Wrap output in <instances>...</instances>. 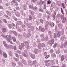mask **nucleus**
I'll use <instances>...</instances> for the list:
<instances>
[{"mask_svg":"<svg viewBox=\"0 0 67 67\" xmlns=\"http://www.w3.org/2000/svg\"><path fill=\"white\" fill-rule=\"evenodd\" d=\"M47 4H51V1L50 0L48 1L47 2Z\"/></svg>","mask_w":67,"mask_h":67,"instance_id":"62","label":"nucleus"},{"mask_svg":"<svg viewBox=\"0 0 67 67\" xmlns=\"http://www.w3.org/2000/svg\"><path fill=\"white\" fill-rule=\"evenodd\" d=\"M57 46V43H55L53 46V47H54V48H55V47H56Z\"/></svg>","mask_w":67,"mask_h":67,"instance_id":"41","label":"nucleus"},{"mask_svg":"<svg viewBox=\"0 0 67 67\" xmlns=\"http://www.w3.org/2000/svg\"><path fill=\"white\" fill-rule=\"evenodd\" d=\"M47 43L48 44H50V45H51L52 43L51 42V41L50 40L48 41V42Z\"/></svg>","mask_w":67,"mask_h":67,"instance_id":"55","label":"nucleus"},{"mask_svg":"<svg viewBox=\"0 0 67 67\" xmlns=\"http://www.w3.org/2000/svg\"><path fill=\"white\" fill-rule=\"evenodd\" d=\"M6 30H7V28L5 27L3 28L2 29V31L3 32H5V31H6Z\"/></svg>","mask_w":67,"mask_h":67,"instance_id":"24","label":"nucleus"},{"mask_svg":"<svg viewBox=\"0 0 67 67\" xmlns=\"http://www.w3.org/2000/svg\"><path fill=\"white\" fill-rule=\"evenodd\" d=\"M38 47L39 48H41L42 47V44H39L38 45Z\"/></svg>","mask_w":67,"mask_h":67,"instance_id":"26","label":"nucleus"},{"mask_svg":"<svg viewBox=\"0 0 67 67\" xmlns=\"http://www.w3.org/2000/svg\"><path fill=\"white\" fill-rule=\"evenodd\" d=\"M15 14L17 16H18L19 17V16H20V13L18 12L16 13H15Z\"/></svg>","mask_w":67,"mask_h":67,"instance_id":"27","label":"nucleus"},{"mask_svg":"<svg viewBox=\"0 0 67 67\" xmlns=\"http://www.w3.org/2000/svg\"><path fill=\"white\" fill-rule=\"evenodd\" d=\"M57 17L58 19H60V15L59 14H58L57 15Z\"/></svg>","mask_w":67,"mask_h":67,"instance_id":"47","label":"nucleus"},{"mask_svg":"<svg viewBox=\"0 0 67 67\" xmlns=\"http://www.w3.org/2000/svg\"><path fill=\"white\" fill-rule=\"evenodd\" d=\"M14 5H15L16 6L18 5V2H16L15 3H14Z\"/></svg>","mask_w":67,"mask_h":67,"instance_id":"44","label":"nucleus"},{"mask_svg":"<svg viewBox=\"0 0 67 67\" xmlns=\"http://www.w3.org/2000/svg\"><path fill=\"white\" fill-rule=\"evenodd\" d=\"M16 53H18L19 54H21V52L19 50H17L16 51Z\"/></svg>","mask_w":67,"mask_h":67,"instance_id":"45","label":"nucleus"},{"mask_svg":"<svg viewBox=\"0 0 67 67\" xmlns=\"http://www.w3.org/2000/svg\"><path fill=\"white\" fill-rule=\"evenodd\" d=\"M18 30L19 32H21L22 30V28L20 27H18Z\"/></svg>","mask_w":67,"mask_h":67,"instance_id":"21","label":"nucleus"},{"mask_svg":"<svg viewBox=\"0 0 67 67\" xmlns=\"http://www.w3.org/2000/svg\"><path fill=\"white\" fill-rule=\"evenodd\" d=\"M55 62H54V61L53 60H52L51 61V65H55Z\"/></svg>","mask_w":67,"mask_h":67,"instance_id":"16","label":"nucleus"},{"mask_svg":"<svg viewBox=\"0 0 67 67\" xmlns=\"http://www.w3.org/2000/svg\"><path fill=\"white\" fill-rule=\"evenodd\" d=\"M34 53L36 54H37L38 53V49H35L34 50Z\"/></svg>","mask_w":67,"mask_h":67,"instance_id":"10","label":"nucleus"},{"mask_svg":"<svg viewBox=\"0 0 67 67\" xmlns=\"http://www.w3.org/2000/svg\"><path fill=\"white\" fill-rule=\"evenodd\" d=\"M58 25L59 28L60 29H62V28L63 27V24H62V23H60L58 24Z\"/></svg>","mask_w":67,"mask_h":67,"instance_id":"7","label":"nucleus"},{"mask_svg":"<svg viewBox=\"0 0 67 67\" xmlns=\"http://www.w3.org/2000/svg\"><path fill=\"white\" fill-rule=\"evenodd\" d=\"M48 26L46 25L45 26V29L46 30H48Z\"/></svg>","mask_w":67,"mask_h":67,"instance_id":"53","label":"nucleus"},{"mask_svg":"<svg viewBox=\"0 0 67 67\" xmlns=\"http://www.w3.org/2000/svg\"><path fill=\"white\" fill-rule=\"evenodd\" d=\"M23 36L24 37H25V36H26V35L25 33L24 32L23 33Z\"/></svg>","mask_w":67,"mask_h":67,"instance_id":"64","label":"nucleus"},{"mask_svg":"<svg viewBox=\"0 0 67 67\" xmlns=\"http://www.w3.org/2000/svg\"><path fill=\"white\" fill-rule=\"evenodd\" d=\"M49 62H50V60H45L44 62L46 64H47V63H48Z\"/></svg>","mask_w":67,"mask_h":67,"instance_id":"50","label":"nucleus"},{"mask_svg":"<svg viewBox=\"0 0 67 67\" xmlns=\"http://www.w3.org/2000/svg\"><path fill=\"white\" fill-rule=\"evenodd\" d=\"M46 66H50V63H46Z\"/></svg>","mask_w":67,"mask_h":67,"instance_id":"57","label":"nucleus"},{"mask_svg":"<svg viewBox=\"0 0 67 67\" xmlns=\"http://www.w3.org/2000/svg\"><path fill=\"white\" fill-rule=\"evenodd\" d=\"M50 25L51 26H52V27H53L54 26V25H55V24L53 23H52L50 24Z\"/></svg>","mask_w":67,"mask_h":67,"instance_id":"38","label":"nucleus"},{"mask_svg":"<svg viewBox=\"0 0 67 67\" xmlns=\"http://www.w3.org/2000/svg\"><path fill=\"white\" fill-rule=\"evenodd\" d=\"M39 11L40 12H43V9L41 8H39Z\"/></svg>","mask_w":67,"mask_h":67,"instance_id":"39","label":"nucleus"},{"mask_svg":"<svg viewBox=\"0 0 67 67\" xmlns=\"http://www.w3.org/2000/svg\"><path fill=\"white\" fill-rule=\"evenodd\" d=\"M29 20H32V17L31 16V15H29Z\"/></svg>","mask_w":67,"mask_h":67,"instance_id":"35","label":"nucleus"},{"mask_svg":"<svg viewBox=\"0 0 67 67\" xmlns=\"http://www.w3.org/2000/svg\"><path fill=\"white\" fill-rule=\"evenodd\" d=\"M6 12L8 15H9L10 16L12 15V13H11L8 10H7L6 11Z\"/></svg>","mask_w":67,"mask_h":67,"instance_id":"11","label":"nucleus"},{"mask_svg":"<svg viewBox=\"0 0 67 67\" xmlns=\"http://www.w3.org/2000/svg\"><path fill=\"white\" fill-rule=\"evenodd\" d=\"M12 33L14 34V35H15V36H17V33L16 32V31H12Z\"/></svg>","mask_w":67,"mask_h":67,"instance_id":"30","label":"nucleus"},{"mask_svg":"<svg viewBox=\"0 0 67 67\" xmlns=\"http://www.w3.org/2000/svg\"><path fill=\"white\" fill-rule=\"evenodd\" d=\"M48 34L49 35H51H51H52V31H48Z\"/></svg>","mask_w":67,"mask_h":67,"instance_id":"54","label":"nucleus"},{"mask_svg":"<svg viewBox=\"0 0 67 67\" xmlns=\"http://www.w3.org/2000/svg\"><path fill=\"white\" fill-rule=\"evenodd\" d=\"M50 53L51 54H52L54 53V50H53V49H51L50 51Z\"/></svg>","mask_w":67,"mask_h":67,"instance_id":"46","label":"nucleus"},{"mask_svg":"<svg viewBox=\"0 0 67 67\" xmlns=\"http://www.w3.org/2000/svg\"><path fill=\"white\" fill-rule=\"evenodd\" d=\"M28 65L30 66H31L33 65V62L31 60L28 61Z\"/></svg>","mask_w":67,"mask_h":67,"instance_id":"3","label":"nucleus"},{"mask_svg":"<svg viewBox=\"0 0 67 67\" xmlns=\"http://www.w3.org/2000/svg\"><path fill=\"white\" fill-rule=\"evenodd\" d=\"M30 55L31 58H33V59H35V55L32 54H30Z\"/></svg>","mask_w":67,"mask_h":67,"instance_id":"6","label":"nucleus"},{"mask_svg":"<svg viewBox=\"0 0 67 67\" xmlns=\"http://www.w3.org/2000/svg\"><path fill=\"white\" fill-rule=\"evenodd\" d=\"M18 37H19L20 38H22V35H21V34H19L18 35Z\"/></svg>","mask_w":67,"mask_h":67,"instance_id":"58","label":"nucleus"},{"mask_svg":"<svg viewBox=\"0 0 67 67\" xmlns=\"http://www.w3.org/2000/svg\"><path fill=\"white\" fill-rule=\"evenodd\" d=\"M12 40H13V42H15L16 41V38H15V37H12Z\"/></svg>","mask_w":67,"mask_h":67,"instance_id":"33","label":"nucleus"},{"mask_svg":"<svg viewBox=\"0 0 67 67\" xmlns=\"http://www.w3.org/2000/svg\"><path fill=\"white\" fill-rule=\"evenodd\" d=\"M22 22L21 21H18L16 23V25H17V24H18V25H22Z\"/></svg>","mask_w":67,"mask_h":67,"instance_id":"4","label":"nucleus"},{"mask_svg":"<svg viewBox=\"0 0 67 67\" xmlns=\"http://www.w3.org/2000/svg\"><path fill=\"white\" fill-rule=\"evenodd\" d=\"M64 18H66L65 17H64V15H62L61 16V19L62 20H63L64 19Z\"/></svg>","mask_w":67,"mask_h":67,"instance_id":"36","label":"nucleus"},{"mask_svg":"<svg viewBox=\"0 0 67 67\" xmlns=\"http://www.w3.org/2000/svg\"><path fill=\"white\" fill-rule=\"evenodd\" d=\"M33 63L34 65H35V66H36V64H37L36 60H35L33 62Z\"/></svg>","mask_w":67,"mask_h":67,"instance_id":"43","label":"nucleus"},{"mask_svg":"<svg viewBox=\"0 0 67 67\" xmlns=\"http://www.w3.org/2000/svg\"><path fill=\"white\" fill-rule=\"evenodd\" d=\"M8 26L9 29L12 28V24H9L8 25Z\"/></svg>","mask_w":67,"mask_h":67,"instance_id":"31","label":"nucleus"},{"mask_svg":"<svg viewBox=\"0 0 67 67\" xmlns=\"http://www.w3.org/2000/svg\"><path fill=\"white\" fill-rule=\"evenodd\" d=\"M39 31H42V32H43L45 31V28L43 27L42 28L41 30L40 29H39Z\"/></svg>","mask_w":67,"mask_h":67,"instance_id":"15","label":"nucleus"},{"mask_svg":"<svg viewBox=\"0 0 67 67\" xmlns=\"http://www.w3.org/2000/svg\"><path fill=\"white\" fill-rule=\"evenodd\" d=\"M66 22V18H64L62 20V23H65Z\"/></svg>","mask_w":67,"mask_h":67,"instance_id":"40","label":"nucleus"},{"mask_svg":"<svg viewBox=\"0 0 67 67\" xmlns=\"http://www.w3.org/2000/svg\"><path fill=\"white\" fill-rule=\"evenodd\" d=\"M62 5L63 8L65 9V4H64V3H62Z\"/></svg>","mask_w":67,"mask_h":67,"instance_id":"48","label":"nucleus"},{"mask_svg":"<svg viewBox=\"0 0 67 67\" xmlns=\"http://www.w3.org/2000/svg\"><path fill=\"white\" fill-rule=\"evenodd\" d=\"M26 46L27 47V49H30V46H29V45Z\"/></svg>","mask_w":67,"mask_h":67,"instance_id":"61","label":"nucleus"},{"mask_svg":"<svg viewBox=\"0 0 67 67\" xmlns=\"http://www.w3.org/2000/svg\"><path fill=\"white\" fill-rule=\"evenodd\" d=\"M3 55L4 58H7V57H8L7 54L5 52H3Z\"/></svg>","mask_w":67,"mask_h":67,"instance_id":"5","label":"nucleus"},{"mask_svg":"<svg viewBox=\"0 0 67 67\" xmlns=\"http://www.w3.org/2000/svg\"><path fill=\"white\" fill-rule=\"evenodd\" d=\"M52 17L53 18V20H54V21H55V20H56V16H55L54 14H53Z\"/></svg>","mask_w":67,"mask_h":67,"instance_id":"17","label":"nucleus"},{"mask_svg":"<svg viewBox=\"0 0 67 67\" xmlns=\"http://www.w3.org/2000/svg\"><path fill=\"white\" fill-rule=\"evenodd\" d=\"M16 64H15V62H12V66L13 67H14L15 66Z\"/></svg>","mask_w":67,"mask_h":67,"instance_id":"22","label":"nucleus"},{"mask_svg":"<svg viewBox=\"0 0 67 67\" xmlns=\"http://www.w3.org/2000/svg\"><path fill=\"white\" fill-rule=\"evenodd\" d=\"M60 53V51L59 49L57 51H56V54H59Z\"/></svg>","mask_w":67,"mask_h":67,"instance_id":"52","label":"nucleus"},{"mask_svg":"<svg viewBox=\"0 0 67 67\" xmlns=\"http://www.w3.org/2000/svg\"><path fill=\"white\" fill-rule=\"evenodd\" d=\"M30 29L31 31H34V27L33 26H31L30 27Z\"/></svg>","mask_w":67,"mask_h":67,"instance_id":"23","label":"nucleus"},{"mask_svg":"<svg viewBox=\"0 0 67 67\" xmlns=\"http://www.w3.org/2000/svg\"><path fill=\"white\" fill-rule=\"evenodd\" d=\"M31 34L30 33H28L27 35V37L28 38H29V37H30V36H31Z\"/></svg>","mask_w":67,"mask_h":67,"instance_id":"37","label":"nucleus"},{"mask_svg":"<svg viewBox=\"0 0 67 67\" xmlns=\"http://www.w3.org/2000/svg\"><path fill=\"white\" fill-rule=\"evenodd\" d=\"M23 9L24 10H26V5L25 4H24L23 5Z\"/></svg>","mask_w":67,"mask_h":67,"instance_id":"19","label":"nucleus"},{"mask_svg":"<svg viewBox=\"0 0 67 67\" xmlns=\"http://www.w3.org/2000/svg\"><path fill=\"white\" fill-rule=\"evenodd\" d=\"M51 42V44H50V46H52V45L54 43V40L53 39H52Z\"/></svg>","mask_w":67,"mask_h":67,"instance_id":"18","label":"nucleus"},{"mask_svg":"<svg viewBox=\"0 0 67 67\" xmlns=\"http://www.w3.org/2000/svg\"><path fill=\"white\" fill-rule=\"evenodd\" d=\"M15 55L17 58H19V54L17 53H15Z\"/></svg>","mask_w":67,"mask_h":67,"instance_id":"63","label":"nucleus"},{"mask_svg":"<svg viewBox=\"0 0 67 67\" xmlns=\"http://www.w3.org/2000/svg\"><path fill=\"white\" fill-rule=\"evenodd\" d=\"M64 59V56L62 55L61 57V62H63Z\"/></svg>","mask_w":67,"mask_h":67,"instance_id":"29","label":"nucleus"},{"mask_svg":"<svg viewBox=\"0 0 67 67\" xmlns=\"http://www.w3.org/2000/svg\"><path fill=\"white\" fill-rule=\"evenodd\" d=\"M29 8L30 9H32L33 8V5H29Z\"/></svg>","mask_w":67,"mask_h":67,"instance_id":"28","label":"nucleus"},{"mask_svg":"<svg viewBox=\"0 0 67 67\" xmlns=\"http://www.w3.org/2000/svg\"><path fill=\"white\" fill-rule=\"evenodd\" d=\"M21 62L22 63L24 64V65H27L26 62H25V61L24 59H23L22 60Z\"/></svg>","mask_w":67,"mask_h":67,"instance_id":"12","label":"nucleus"},{"mask_svg":"<svg viewBox=\"0 0 67 67\" xmlns=\"http://www.w3.org/2000/svg\"><path fill=\"white\" fill-rule=\"evenodd\" d=\"M21 47H22V48H23V47H24L25 45L24 44V43H21Z\"/></svg>","mask_w":67,"mask_h":67,"instance_id":"59","label":"nucleus"},{"mask_svg":"<svg viewBox=\"0 0 67 67\" xmlns=\"http://www.w3.org/2000/svg\"><path fill=\"white\" fill-rule=\"evenodd\" d=\"M5 39L7 40L8 42H10V43L12 44H13V43L11 41V40L10 38H11L9 36H5Z\"/></svg>","mask_w":67,"mask_h":67,"instance_id":"1","label":"nucleus"},{"mask_svg":"<svg viewBox=\"0 0 67 67\" xmlns=\"http://www.w3.org/2000/svg\"><path fill=\"white\" fill-rule=\"evenodd\" d=\"M67 45V40L64 43V47H66Z\"/></svg>","mask_w":67,"mask_h":67,"instance_id":"34","label":"nucleus"},{"mask_svg":"<svg viewBox=\"0 0 67 67\" xmlns=\"http://www.w3.org/2000/svg\"><path fill=\"white\" fill-rule=\"evenodd\" d=\"M55 4H56L55 3H53L52 4H51V7L54 8L55 7Z\"/></svg>","mask_w":67,"mask_h":67,"instance_id":"32","label":"nucleus"},{"mask_svg":"<svg viewBox=\"0 0 67 67\" xmlns=\"http://www.w3.org/2000/svg\"><path fill=\"white\" fill-rule=\"evenodd\" d=\"M13 59L14 60H15V61H17V62L19 61V58H16L15 57H13Z\"/></svg>","mask_w":67,"mask_h":67,"instance_id":"25","label":"nucleus"},{"mask_svg":"<svg viewBox=\"0 0 67 67\" xmlns=\"http://www.w3.org/2000/svg\"><path fill=\"white\" fill-rule=\"evenodd\" d=\"M24 43L26 45V46H27V45H29V43H28V42H27L26 41H25Z\"/></svg>","mask_w":67,"mask_h":67,"instance_id":"51","label":"nucleus"},{"mask_svg":"<svg viewBox=\"0 0 67 67\" xmlns=\"http://www.w3.org/2000/svg\"><path fill=\"white\" fill-rule=\"evenodd\" d=\"M19 48L20 50H22V47L21 46V45H20L19 46Z\"/></svg>","mask_w":67,"mask_h":67,"instance_id":"60","label":"nucleus"},{"mask_svg":"<svg viewBox=\"0 0 67 67\" xmlns=\"http://www.w3.org/2000/svg\"><path fill=\"white\" fill-rule=\"evenodd\" d=\"M3 44L4 45L5 47H7L8 46V45L7 44V42L5 41H3Z\"/></svg>","mask_w":67,"mask_h":67,"instance_id":"9","label":"nucleus"},{"mask_svg":"<svg viewBox=\"0 0 67 67\" xmlns=\"http://www.w3.org/2000/svg\"><path fill=\"white\" fill-rule=\"evenodd\" d=\"M57 4L59 6H61L62 2L58 1L57 2Z\"/></svg>","mask_w":67,"mask_h":67,"instance_id":"8","label":"nucleus"},{"mask_svg":"<svg viewBox=\"0 0 67 67\" xmlns=\"http://www.w3.org/2000/svg\"><path fill=\"white\" fill-rule=\"evenodd\" d=\"M61 40L62 41L63 40H66V37H65V36L64 35H63L61 37Z\"/></svg>","mask_w":67,"mask_h":67,"instance_id":"13","label":"nucleus"},{"mask_svg":"<svg viewBox=\"0 0 67 67\" xmlns=\"http://www.w3.org/2000/svg\"><path fill=\"white\" fill-rule=\"evenodd\" d=\"M13 19L14 20H15V21H18V19H17L16 18H15V16H13Z\"/></svg>","mask_w":67,"mask_h":67,"instance_id":"42","label":"nucleus"},{"mask_svg":"<svg viewBox=\"0 0 67 67\" xmlns=\"http://www.w3.org/2000/svg\"><path fill=\"white\" fill-rule=\"evenodd\" d=\"M46 40V39L44 37H43L42 39V41L43 42L45 41Z\"/></svg>","mask_w":67,"mask_h":67,"instance_id":"56","label":"nucleus"},{"mask_svg":"<svg viewBox=\"0 0 67 67\" xmlns=\"http://www.w3.org/2000/svg\"><path fill=\"white\" fill-rule=\"evenodd\" d=\"M22 54L23 56L25 57H29V55H28L27 54V52L26 54H25V53L24 52H22Z\"/></svg>","mask_w":67,"mask_h":67,"instance_id":"2","label":"nucleus"},{"mask_svg":"<svg viewBox=\"0 0 67 67\" xmlns=\"http://www.w3.org/2000/svg\"><path fill=\"white\" fill-rule=\"evenodd\" d=\"M40 21L41 23H42V24H43V23H44V20H42V19H40Z\"/></svg>","mask_w":67,"mask_h":67,"instance_id":"49","label":"nucleus"},{"mask_svg":"<svg viewBox=\"0 0 67 67\" xmlns=\"http://www.w3.org/2000/svg\"><path fill=\"white\" fill-rule=\"evenodd\" d=\"M1 34L2 37H5V38L6 36H9V35H7L5 36V35H4V34H3V33L2 32H1Z\"/></svg>","mask_w":67,"mask_h":67,"instance_id":"14","label":"nucleus"},{"mask_svg":"<svg viewBox=\"0 0 67 67\" xmlns=\"http://www.w3.org/2000/svg\"><path fill=\"white\" fill-rule=\"evenodd\" d=\"M59 38L60 37V31H58L57 34Z\"/></svg>","mask_w":67,"mask_h":67,"instance_id":"20","label":"nucleus"}]
</instances>
